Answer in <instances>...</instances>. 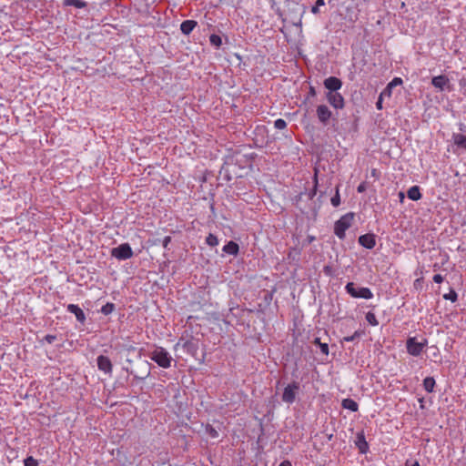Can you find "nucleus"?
<instances>
[{
    "label": "nucleus",
    "mask_w": 466,
    "mask_h": 466,
    "mask_svg": "<svg viewBox=\"0 0 466 466\" xmlns=\"http://www.w3.org/2000/svg\"><path fill=\"white\" fill-rule=\"evenodd\" d=\"M149 357L158 366L164 369L170 368L173 361L170 354L162 347H157L152 352H150Z\"/></svg>",
    "instance_id": "nucleus-1"
},
{
    "label": "nucleus",
    "mask_w": 466,
    "mask_h": 466,
    "mask_svg": "<svg viewBox=\"0 0 466 466\" xmlns=\"http://www.w3.org/2000/svg\"><path fill=\"white\" fill-rule=\"evenodd\" d=\"M354 218V213L350 212L343 215L334 225V234L339 238L344 239L346 230L351 226Z\"/></svg>",
    "instance_id": "nucleus-2"
},
{
    "label": "nucleus",
    "mask_w": 466,
    "mask_h": 466,
    "mask_svg": "<svg viewBox=\"0 0 466 466\" xmlns=\"http://www.w3.org/2000/svg\"><path fill=\"white\" fill-rule=\"evenodd\" d=\"M345 289L349 295L356 299H370L373 298V293L369 288L356 287L355 283L349 282L345 286Z\"/></svg>",
    "instance_id": "nucleus-3"
},
{
    "label": "nucleus",
    "mask_w": 466,
    "mask_h": 466,
    "mask_svg": "<svg viewBox=\"0 0 466 466\" xmlns=\"http://www.w3.org/2000/svg\"><path fill=\"white\" fill-rule=\"evenodd\" d=\"M427 344V339H423V341L419 342L415 337H410L406 340L407 352L411 356L418 357L424 350Z\"/></svg>",
    "instance_id": "nucleus-4"
},
{
    "label": "nucleus",
    "mask_w": 466,
    "mask_h": 466,
    "mask_svg": "<svg viewBox=\"0 0 466 466\" xmlns=\"http://www.w3.org/2000/svg\"><path fill=\"white\" fill-rule=\"evenodd\" d=\"M111 256L118 260H126L133 257V250L128 243H122L111 249Z\"/></svg>",
    "instance_id": "nucleus-5"
},
{
    "label": "nucleus",
    "mask_w": 466,
    "mask_h": 466,
    "mask_svg": "<svg viewBox=\"0 0 466 466\" xmlns=\"http://www.w3.org/2000/svg\"><path fill=\"white\" fill-rule=\"evenodd\" d=\"M299 390V384L298 382L293 381L289 384L283 390L281 397L282 400L288 404H292L296 400Z\"/></svg>",
    "instance_id": "nucleus-6"
},
{
    "label": "nucleus",
    "mask_w": 466,
    "mask_h": 466,
    "mask_svg": "<svg viewBox=\"0 0 466 466\" xmlns=\"http://www.w3.org/2000/svg\"><path fill=\"white\" fill-rule=\"evenodd\" d=\"M179 346H181L188 354L192 356H195L198 350V342L194 339L185 340L184 338L181 337L175 345V349Z\"/></svg>",
    "instance_id": "nucleus-7"
},
{
    "label": "nucleus",
    "mask_w": 466,
    "mask_h": 466,
    "mask_svg": "<svg viewBox=\"0 0 466 466\" xmlns=\"http://www.w3.org/2000/svg\"><path fill=\"white\" fill-rule=\"evenodd\" d=\"M325 97L329 104L335 109H342L345 106L344 97L339 92L326 93Z\"/></svg>",
    "instance_id": "nucleus-8"
},
{
    "label": "nucleus",
    "mask_w": 466,
    "mask_h": 466,
    "mask_svg": "<svg viewBox=\"0 0 466 466\" xmlns=\"http://www.w3.org/2000/svg\"><path fill=\"white\" fill-rule=\"evenodd\" d=\"M316 114H317L319 121L323 126L329 125V122L332 117V112L326 105L318 106L317 109H316Z\"/></svg>",
    "instance_id": "nucleus-9"
},
{
    "label": "nucleus",
    "mask_w": 466,
    "mask_h": 466,
    "mask_svg": "<svg viewBox=\"0 0 466 466\" xmlns=\"http://www.w3.org/2000/svg\"><path fill=\"white\" fill-rule=\"evenodd\" d=\"M96 365L100 371L105 374L111 375L113 370V365L110 359L104 355H99L96 358Z\"/></svg>",
    "instance_id": "nucleus-10"
},
{
    "label": "nucleus",
    "mask_w": 466,
    "mask_h": 466,
    "mask_svg": "<svg viewBox=\"0 0 466 466\" xmlns=\"http://www.w3.org/2000/svg\"><path fill=\"white\" fill-rule=\"evenodd\" d=\"M323 85L328 89L327 93H334L342 87V81L336 76H329L324 80Z\"/></svg>",
    "instance_id": "nucleus-11"
},
{
    "label": "nucleus",
    "mask_w": 466,
    "mask_h": 466,
    "mask_svg": "<svg viewBox=\"0 0 466 466\" xmlns=\"http://www.w3.org/2000/svg\"><path fill=\"white\" fill-rule=\"evenodd\" d=\"M359 243L368 249H372L376 245V236L372 233L361 235L359 237Z\"/></svg>",
    "instance_id": "nucleus-12"
},
{
    "label": "nucleus",
    "mask_w": 466,
    "mask_h": 466,
    "mask_svg": "<svg viewBox=\"0 0 466 466\" xmlns=\"http://www.w3.org/2000/svg\"><path fill=\"white\" fill-rule=\"evenodd\" d=\"M355 445L359 449L360 453L361 454H366L369 451L370 447L366 441L363 431L357 433Z\"/></svg>",
    "instance_id": "nucleus-13"
},
{
    "label": "nucleus",
    "mask_w": 466,
    "mask_h": 466,
    "mask_svg": "<svg viewBox=\"0 0 466 466\" xmlns=\"http://www.w3.org/2000/svg\"><path fill=\"white\" fill-rule=\"evenodd\" d=\"M66 309L68 312L73 313L76 316V319L81 324H84L86 321V314L81 308H79L76 304H68L66 306Z\"/></svg>",
    "instance_id": "nucleus-14"
},
{
    "label": "nucleus",
    "mask_w": 466,
    "mask_h": 466,
    "mask_svg": "<svg viewBox=\"0 0 466 466\" xmlns=\"http://www.w3.org/2000/svg\"><path fill=\"white\" fill-rule=\"evenodd\" d=\"M449 83V78L444 75L434 76L431 79L432 86L440 91H443L446 87H448Z\"/></svg>",
    "instance_id": "nucleus-15"
},
{
    "label": "nucleus",
    "mask_w": 466,
    "mask_h": 466,
    "mask_svg": "<svg viewBox=\"0 0 466 466\" xmlns=\"http://www.w3.org/2000/svg\"><path fill=\"white\" fill-rule=\"evenodd\" d=\"M402 83L403 81L400 77H394L381 91L380 96L390 97L391 96L392 89L397 86H400Z\"/></svg>",
    "instance_id": "nucleus-16"
},
{
    "label": "nucleus",
    "mask_w": 466,
    "mask_h": 466,
    "mask_svg": "<svg viewBox=\"0 0 466 466\" xmlns=\"http://www.w3.org/2000/svg\"><path fill=\"white\" fill-rule=\"evenodd\" d=\"M197 25L198 23L195 20H185L180 25V30L184 35H188Z\"/></svg>",
    "instance_id": "nucleus-17"
},
{
    "label": "nucleus",
    "mask_w": 466,
    "mask_h": 466,
    "mask_svg": "<svg viewBox=\"0 0 466 466\" xmlns=\"http://www.w3.org/2000/svg\"><path fill=\"white\" fill-rule=\"evenodd\" d=\"M222 250L229 255L237 256L239 250L238 244L234 241H228L222 248Z\"/></svg>",
    "instance_id": "nucleus-18"
},
{
    "label": "nucleus",
    "mask_w": 466,
    "mask_h": 466,
    "mask_svg": "<svg viewBox=\"0 0 466 466\" xmlns=\"http://www.w3.org/2000/svg\"><path fill=\"white\" fill-rule=\"evenodd\" d=\"M407 197L413 201L420 200L422 197L420 190V187L419 186L410 187L407 191Z\"/></svg>",
    "instance_id": "nucleus-19"
},
{
    "label": "nucleus",
    "mask_w": 466,
    "mask_h": 466,
    "mask_svg": "<svg viewBox=\"0 0 466 466\" xmlns=\"http://www.w3.org/2000/svg\"><path fill=\"white\" fill-rule=\"evenodd\" d=\"M341 406L343 409L349 410L353 412H356L359 410L358 403L353 399L350 398L342 400Z\"/></svg>",
    "instance_id": "nucleus-20"
},
{
    "label": "nucleus",
    "mask_w": 466,
    "mask_h": 466,
    "mask_svg": "<svg viewBox=\"0 0 466 466\" xmlns=\"http://www.w3.org/2000/svg\"><path fill=\"white\" fill-rule=\"evenodd\" d=\"M452 140L457 147L466 150V136L459 133H454L452 135Z\"/></svg>",
    "instance_id": "nucleus-21"
},
{
    "label": "nucleus",
    "mask_w": 466,
    "mask_h": 466,
    "mask_svg": "<svg viewBox=\"0 0 466 466\" xmlns=\"http://www.w3.org/2000/svg\"><path fill=\"white\" fill-rule=\"evenodd\" d=\"M435 384L436 382L433 377H426L423 380V388L427 392H433Z\"/></svg>",
    "instance_id": "nucleus-22"
},
{
    "label": "nucleus",
    "mask_w": 466,
    "mask_h": 466,
    "mask_svg": "<svg viewBox=\"0 0 466 466\" xmlns=\"http://www.w3.org/2000/svg\"><path fill=\"white\" fill-rule=\"evenodd\" d=\"M64 6H75L76 8H85L86 3L83 0H64Z\"/></svg>",
    "instance_id": "nucleus-23"
},
{
    "label": "nucleus",
    "mask_w": 466,
    "mask_h": 466,
    "mask_svg": "<svg viewBox=\"0 0 466 466\" xmlns=\"http://www.w3.org/2000/svg\"><path fill=\"white\" fill-rule=\"evenodd\" d=\"M317 190H318V170L316 169L315 175H314V186L308 193V197L309 199H312L316 196Z\"/></svg>",
    "instance_id": "nucleus-24"
},
{
    "label": "nucleus",
    "mask_w": 466,
    "mask_h": 466,
    "mask_svg": "<svg viewBox=\"0 0 466 466\" xmlns=\"http://www.w3.org/2000/svg\"><path fill=\"white\" fill-rule=\"evenodd\" d=\"M313 343L315 345H318L320 349V351L324 354V355H328L329 354V345L328 343H322L320 342V339L319 338H315L314 339V341Z\"/></svg>",
    "instance_id": "nucleus-25"
},
{
    "label": "nucleus",
    "mask_w": 466,
    "mask_h": 466,
    "mask_svg": "<svg viewBox=\"0 0 466 466\" xmlns=\"http://www.w3.org/2000/svg\"><path fill=\"white\" fill-rule=\"evenodd\" d=\"M116 306L114 303H111V302H107L106 304H105L102 308H101V313H103L104 315H109L111 314L114 309H115Z\"/></svg>",
    "instance_id": "nucleus-26"
},
{
    "label": "nucleus",
    "mask_w": 466,
    "mask_h": 466,
    "mask_svg": "<svg viewBox=\"0 0 466 466\" xmlns=\"http://www.w3.org/2000/svg\"><path fill=\"white\" fill-rule=\"evenodd\" d=\"M209 42L212 46L219 47L222 45V39L218 35L212 34L209 36Z\"/></svg>",
    "instance_id": "nucleus-27"
},
{
    "label": "nucleus",
    "mask_w": 466,
    "mask_h": 466,
    "mask_svg": "<svg viewBox=\"0 0 466 466\" xmlns=\"http://www.w3.org/2000/svg\"><path fill=\"white\" fill-rule=\"evenodd\" d=\"M206 243L210 247H215L218 245V238L212 233H209L206 238Z\"/></svg>",
    "instance_id": "nucleus-28"
},
{
    "label": "nucleus",
    "mask_w": 466,
    "mask_h": 466,
    "mask_svg": "<svg viewBox=\"0 0 466 466\" xmlns=\"http://www.w3.org/2000/svg\"><path fill=\"white\" fill-rule=\"evenodd\" d=\"M365 318H366V320L369 322V324H370L371 326L379 325V321L377 320V318L373 312H370V311L367 312Z\"/></svg>",
    "instance_id": "nucleus-29"
},
{
    "label": "nucleus",
    "mask_w": 466,
    "mask_h": 466,
    "mask_svg": "<svg viewBox=\"0 0 466 466\" xmlns=\"http://www.w3.org/2000/svg\"><path fill=\"white\" fill-rule=\"evenodd\" d=\"M443 299L451 300V302H456L458 299V294L453 289H451L449 293L443 295Z\"/></svg>",
    "instance_id": "nucleus-30"
},
{
    "label": "nucleus",
    "mask_w": 466,
    "mask_h": 466,
    "mask_svg": "<svg viewBox=\"0 0 466 466\" xmlns=\"http://www.w3.org/2000/svg\"><path fill=\"white\" fill-rule=\"evenodd\" d=\"M330 201H331V204H332L333 207H339V204H340V196H339V187H337L336 193L331 198Z\"/></svg>",
    "instance_id": "nucleus-31"
},
{
    "label": "nucleus",
    "mask_w": 466,
    "mask_h": 466,
    "mask_svg": "<svg viewBox=\"0 0 466 466\" xmlns=\"http://www.w3.org/2000/svg\"><path fill=\"white\" fill-rule=\"evenodd\" d=\"M25 466H38V461L32 456H28L24 460Z\"/></svg>",
    "instance_id": "nucleus-32"
},
{
    "label": "nucleus",
    "mask_w": 466,
    "mask_h": 466,
    "mask_svg": "<svg viewBox=\"0 0 466 466\" xmlns=\"http://www.w3.org/2000/svg\"><path fill=\"white\" fill-rule=\"evenodd\" d=\"M274 127L277 129H284L287 127V122L282 118H279L274 122Z\"/></svg>",
    "instance_id": "nucleus-33"
},
{
    "label": "nucleus",
    "mask_w": 466,
    "mask_h": 466,
    "mask_svg": "<svg viewBox=\"0 0 466 466\" xmlns=\"http://www.w3.org/2000/svg\"><path fill=\"white\" fill-rule=\"evenodd\" d=\"M56 339V335L47 334L43 338V339L40 342L46 341L48 344H52Z\"/></svg>",
    "instance_id": "nucleus-34"
},
{
    "label": "nucleus",
    "mask_w": 466,
    "mask_h": 466,
    "mask_svg": "<svg viewBox=\"0 0 466 466\" xmlns=\"http://www.w3.org/2000/svg\"><path fill=\"white\" fill-rule=\"evenodd\" d=\"M207 432L211 438L218 437V432L210 425L207 427Z\"/></svg>",
    "instance_id": "nucleus-35"
},
{
    "label": "nucleus",
    "mask_w": 466,
    "mask_h": 466,
    "mask_svg": "<svg viewBox=\"0 0 466 466\" xmlns=\"http://www.w3.org/2000/svg\"><path fill=\"white\" fill-rule=\"evenodd\" d=\"M170 242H171V237L170 236L165 237L162 241V245H163L164 248H167Z\"/></svg>",
    "instance_id": "nucleus-36"
},
{
    "label": "nucleus",
    "mask_w": 466,
    "mask_h": 466,
    "mask_svg": "<svg viewBox=\"0 0 466 466\" xmlns=\"http://www.w3.org/2000/svg\"><path fill=\"white\" fill-rule=\"evenodd\" d=\"M433 281L435 283H441L443 281V277L441 274H436L433 276Z\"/></svg>",
    "instance_id": "nucleus-37"
},
{
    "label": "nucleus",
    "mask_w": 466,
    "mask_h": 466,
    "mask_svg": "<svg viewBox=\"0 0 466 466\" xmlns=\"http://www.w3.org/2000/svg\"><path fill=\"white\" fill-rule=\"evenodd\" d=\"M383 97L384 96H380V95L379 96V98H378V101L376 102V107L380 110L382 109V100H383Z\"/></svg>",
    "instance_id": "nucleus-38"
},
{
    "label": "nucleus",
    "mask_w": 466,
    "mask_h": 466,
    "mask_svg": "<svg viewBox=\"0 0 466 466\" xmlns=\"http://www.w3.org/2000/svg\"><path fill=\"white\" fill-rule=\"evenodd\" d=\"M366 190V184L363 182V183H360L358 187H357V191L359 193H362Z\"/></svg>",
    "instance_id": "nucleus-39"
},
{
    "label": "nucleus",
    "mask_w": 466,
    "mask_h": 466,
    "mask_svg": "<svg viewBox=\"0 0 466 466\" xmlns=\"http://www.w3.org/2000/svg\"><path fill=\"white\" fill-rule=\"evenodd\" d=\"M359 337V332L356 331L352 336H350V337H346L344 339L346 341H353L356 338Z\"/></svg>",
    "instance_id": "nucleus-40"
},
{
    "label": "nucleus",
    "mask_w": 466,
    "mask_h": 466,
    "mask_svg": "<svg viewBox=\"0 0 466 466\" xmlns=\"http://www.w3.org/2000/svg\"><path fill=\"white\" fill-rule=\"evenodd\" d=\"M150 372L147 371V373H145L143 376H137V375H134V379L135 380H145L146 378H147L149 376Z\"/></svg>",
    "instance_id": "nucleus-41"
},
{
    "label": "nucleus",
    "mask_w": 466,
    "mask_h": 466,
    "mask_svg": "<svg viewBox=\"0 0 466 466\" xmlns=\"http://www.w3.org/2000/svg\"><path fill=\"white\" fill-rule=\"evenodd\" d=\"M398 197H399L400 202V203H403V201H404V199H405V194H404V192L400 191V192H399V194H398Z\"/></svg>",
    "instance_id": "nucleus-42"
},
{
    "label": "nucleus",
    "mask_w": 466,
    "mask_h": 466,
    "mask_svg": "<svg viewBox=\"0 0 466 466\" xmlns=\"http://www.w3.org/2000/svg\"><path fill=\"white\" fill-rule=\"evenodd\" d=\"M316 239V238L314 236H311V235H309L306 238V241L308 244H310L312 243L314 240Z\"/></svg>",
    "instance_id": "nucleus-43"
},
{
    "label": "nucleus",
    "mask_w": 466,
    "mask_h": 466,
    "mask_svg": "<svg viewBox=\"0 0 466 466\" xmlns=\"http://www.w3.org/2000/svg\"><path fill=\"white\" fill-rule=\"evenodd\" d=\"M279 466H292V464L289 461L285 460V461H281Z\"/></svg>",
    "instance_id": "nucleus-44"
},
{
    "label": "nucleus",
    "mask_w": 466,
    "mask_h": 466,
    "mask_svg": "<svg viewBox=\"0 0 466 466\" xmlns=\"http://www.w3.org/2000/svg\"><path fill=\"white\" fill-rule=\"evenodd\" d=\"M311 12L315 15L319 14V6H317V5H315L314 6H312L311 8Z\"/></svg>",
    "instance_id": "nucleus-45"
},
{
    "label": "nucleus",
    "mask_w": 466,
    "mask_h": 466,
    "mask_svg": "<svg viewBox=\"0 0 466 466\" xmlns=\"http://www.w3.org/2000/svg\"><path fill=\"white\" fill-rule=\"evenodd\" d=\"M122 370H125L128 374H133V370H130L128 367H123Z\"/></svg>",
    "instance_id": "nucleus-46"
},
{
    "label": "nucleus",
    "mask_w": 466,
    "mask_h": 466,
    "mask_svg": "<svg viewBox=\"0 0 466 466\" xmlns=\"http://www.w3.org/2000/svg\"><path fill=\"white\" fill-rule=\"evenodd\" d=\"M315 5H317V6H321L325 5V2L324 0H317Z\"/></svg>",
    "instance_id": "nucleus-47"
},
{
    "label": "nucleus",
    "mask_w": 466,
    "mask_h": 466,
    "mask_svg": "<svg viewBox=\"0 0 466 466\" xmlns=\"http://www.w3.org/2000/svg\"><path fill=\"white\" fill-rule=\"evenodd\" d=\"M406 466H420V463L418 461H413L411 464H410L409 461H407Z\"/></svg>",
    "instance_id": "nucleus-48"
},
{
    "label": "nucleus",
    "mask_w": 466,
    "mask_h": 466,
    "mask_svg": "<svg viewBox=\"0 0 466 466\" xmlns=\"http://www.w3.org/2000/svg\"><path fill=\"white\" fill-rule=\"evenodd\" d=\"M309 94H310L311 96H315V95H316V91H315V88H314V87H312V86H311V87L309 88Z\"/></svg>",
    "instance_id": "nucleus-49"
},
{
    "label": "nucleus",
    "mask_w": 466,
    "mask_h": 466,
    "mask_svg": "<svg viewBox=\"0 0 466 466\" xmlns=\"http://www.w3.org/2000/svg\"><path fill=\"white\" fill-rule=\"evenodd\" d=\"M127 363L131 364L132 363V360L130 359H127L126 360Z\"/></svg>",
    "instance_id": "nucleus-50"
},
{
    "label": "nucleus",
    "mask_w": 466,
    "mask_h": 466,
    "mask_svg": "<svg viewBox=\"0 0 466 466\" xmlns=\"http://www.w3.org/2000/svg\"><path fill=\"white\" fill-rule=\"evenodd\" d=\"M301 196H302V194H300V195H299V196H298V200H300V199H301Z\"/></svg>",
    "instance_id": "nucleus-51"
}]
</instances>
